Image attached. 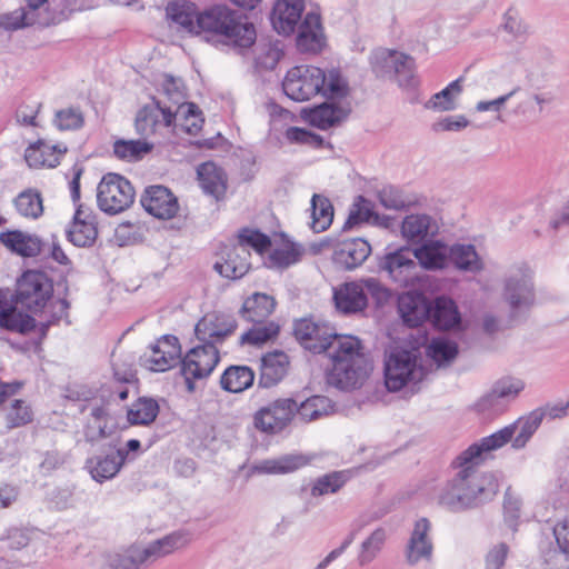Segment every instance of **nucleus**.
Here are the masks:
<instances>
[{
    "instance_id": "1",
    "label": "nucleus",
    "mask_w": 569,
    "mask_h": 569,
    "mask_svg": "<svg viewBox=\"0 0 569 569\" xmlns=\"http://www.w3.org/2000/svg\"><path fill=\"white\" fill-rule=\"evenodd\" d=\"M456 473L439 485L435 501L450 512H463L491 501L499 490V482L492 472L478 469L472 461L460 460V455L451 463Z\"/></svg>"
},
{
    "instance_id": "2",
    "label": "nucleus",
    "mask_w": 569,
    "mask_h": 569,
    "mask_svg": "<svg viewBox=\"0 0 569 569\" xmlns=\"http://www.w3.org/2000/svg\"><path fill=\"white\" fill-rule=\"evenodd\" d=\"M13 297L16 305L43 319L39 322L42 337L47 335L50 326L61 320L70 325L69 302L64 298H53V282L42 271L28 270L23 272L17 281Z\"/></svg>"
},
{
    "instance_id": "3",
    "label": "nucleus",
    "mask_w": 569,
    "mask_h": 569,
    "mask_svg": "<svg viewBox=\"0 0 569 569\" xmlns=\"http://www.w3.org/2000/svg\"><path fill=\"white\" fill-rule=\"evenodd\" d=\"M284 94L293 101L303 102L315 97L341 100L349 96L350 86L341 69H321L301 64L289 69L282 80Z\"/></svg>"
},
{
    "instance_id": "4",
    "label": "nucleus",
    "mask_w": 569,
    "mask_h": 569,
    "mask_svg": "<svg viewBox=\"0 0 569 569\" xmlns=\"http://www.w3.org/2000/svg\"><path fill=\"white\" fill-rule=\"evenodd\" d=\"M331 350L332 368L327 376L328 383L340 390L360 388L371 371L360 340L353 336L335 337Z\"/></svg>"
},
{
    "instance_id": "5",
    "label": "nucleus",
    "mask_w": 569,
    "mask_h": 569,
    "mask_svg": "<svg viewBox=\"0 0 569 569\" xmlns=\"http://www.w3.org/2000/svg\"><path fill=\"white\" fill-rule=\"evenodd\" d=\"M199 27V36L218 38L222 44L239 49L251 47L257 38L252 23L242 21L237 12L221 4L201 11Z\"/></svg>"
},
{
    "instance_id": "6",
    "label": "nucleus",
    "mask_w": 569,
    "mask_h": 569,
    "mask_svg": "<svg viewBox=\"0 0 569 569\" xmlns=\"http://www.w3.org/2000/svg\"><path fill=\"white\" fill-rule=\"evenodd\" d=\"M427 376L428 370L415 351L393 349L385 357V385L391 392L402 389L415 392Z\"/></svg>"
},
{
    "instance_id": "7",
    "label": "nucleus",
    "mask_w": 569,
    "mask_h": 569,
    "mask_svg": "<svg viewBox=\"0 0 569 569\" xmlns=\"http://www.w3.org/2000/svg\"><path fill=\"white\" fill-rule=\"evenodd\" d=\"M501 296L515 319L526 315L536 305L533 271L525 262L510 266L502 280Z\"/></svg>"
},
{
    "instance_id": "8",
    "label": "nucleus",
    "mask_w": 569,
    "mask_h": 569,
    "mask_svg": "<svg viewBox=\"0 0 569 569\" xmlns=\"http://www.w3.org/2000/svg\"><path fill=\"white\" fill-rule=\"evenodd\" d=\"M369 296L377 306H382L391 292L378 279L367 278L340 284L333 291V301L340 312L357 313L367 308Z\"/></svg>"
},
{
    "instance_id": "9",
    "label": "nucleus",
    "mask_w": 569,
    "mask_h": 569,
    "mask_svg": "<svg viewBox=\"0 0 569 569\" xmlns=\"http://www.w3.org/2000/svg\"><path fill=\"white\" fill-rule=\"evenodd\" d=\"M134 194L129 180L118 173H107L98 184L97 202L103 212L118 214L133 203Z\"/></svg>"
},
{
    "instance_id": "10",
    "label": "nucleus",
    "mask_w": 569,
    "mask_h": 569,
    "mask_svg": "<svg viewBox=\"0 0 569 569\" xmlns=\"http://www.w3.org/2000/svg\"><path fill=\"white\" fill-rule=\"evenodd\" d=\"M219 361V350L213 345L203 342V345L190 349L181 359V373L187 389L193 391V381L208 378Z\"/></svg>"
},
{
    "instance_id": "11",
    "label": "nucleus",
    "mask_w": 569,
    "mask_h": 569,
    "mask_svg": "<svg viewBox=\"0 0 569 569\" xmlns=\"http://www.w3.org/2000/svg\"><path fill=\"white\" fill-rule=\"evenodd\" d=\"M380 268L400 287L413 286L420 280V267L415 251L408 247L386 253Z\"/></svg>"
},
{
    "instance_id": "12",
    "label": "nucleus",
    "mask_w": 569,
    "mask_h": 569,
    "mask_svg": "<svg viewBox=\"0 0 569 569\" xmlns=\"http://www.w3.org/2000/svg\"><path fill=\"white\" fill-rule=\"evenodd\" d=\"M160 92L170 102L174 117H186L184 128L188 133H197L201 129L202 119L199 109L193 103L186 102V93L182 80L170 74H164L160 82Z\"/></svg>"
},
{
    "instance_id": "13",
    "label": "nucleus",
    "mask_w": 569,
    "mask_h": 569,
    "mask_svg": "<svg viewBox=\"0 0 569 569\" xmlns=\"http://www.w3.org/2000/svg\"><path fill=\"white\" fill-rule=\"evenodd\" d=\"M141 366L153 372H164L181 362V347L176 336L166 335L151 345L140 358Z\"/></svg>"
},
{
    "instance_id": "14",
    "label": "nucleus",
    "mask_w": 569,
    "mask_h": 569,
    "mask_svg": "<svg viewBox=\"0 0 569 569\" xmlns=\"http://www.w3.org/2000/svg\"><path fill=\"white\" fill-rule=\"evenodd\" d=\"M296 409L297 401L293 399H277L254 413V427L262 432L278 433L290 423L296 415Z\"/></svg>"
},
{
    "instance_id": "15",
    "label": "nucleus",
    "mask_w": 569,
    "mask_h": 569,
    "mask_svg": "<svg viewBox=\"0 0 569 569\" xmlns=\"http://www.w3.org/2000/svg\"><path fill=\"white\" fill-rule=\"evenodd\" d=\"M200 16L201 11L191 1L173 0L166 7L169 27L183 36H199Z\"/></svg>"
},
{
    "instance_id": "16",
    "label": "nucleus",
    "mask_w": 569,
    "mask_h": 569,
    "mask_svg": "<svg viewBox=\"0 0 569 569\" xmlns=\"http://www.w3.org/2000/svg\"><path fill=\"white\" fill-rule=\"evenodd\" d=\"M236 327L237 322L231 315L209 312L198 321L194 332L199 341L217 347L234 331Z\"/></svg>"
},
{
    "instance_id": "17",
    "label": "nucleus",
    "mask_w": 569,
    "mask_h": 569,
    "mask_svg": "<svg viewBox=\"0 0 569 569\" xmlns=\"http://www.w3.org/2000/svg\"><path fill=\"white\" fill-rule=\"evenodd\" d=\"M371 254L370 243L362 238L343 239L335 246L332 261L339 269L353 270Z\"/></svg>"
},
{
    "instance_id": "18",
    "label": "nucleus",
    "mask_w": 569,
    "mask_h": 569,
    "mask_svg": "<svg viewBox=\"0 0 569 569\" xmlns=\"http://www.w3.org/2000/svg\"><path fill=\"white\" fill-rule=\"evenodd\" d=\"M293 333L301 346L313 353L332 349L333 338L339 337L338 335L328 333L327 328L320 327L311 319L296 321Z\"/></svg>"
},
{
    "instance_id": "19",
    "label": "nucleus",
    "mask_w": 569,
    "mask_h": 569,
    "mask_svg": "<svg viewBox=\"0 0 569 569\" xmlns=\"http://www.w3.org/2000/svg\"><path fill=\"white\" fill-rule=\"evenodd\" d=\"M431 523L427 518L416 521L406 548V560L415 566L419 562H429L432 558L433 545L429 536Z\"/></svg>"
},
{
    "instance_id": "20",
    "label": "nucleus",
    "mask_w": 569,
    "mask_h": 569,
    "mask_svg": "<svg viewBox=\"0 0 569 569\" xmlns=\"http://www.w3.org/2000/svg\"><path fill=\"white\" fill-rule=\"evenodd\" d=\"M141 203L147 212L158 219H171L179 211L178 199L168 188L162 186L147 188Z\"/></svg>"
},
{
    "instance_id": "21",
    "label": "nucleus",
    "mask_w": 569,
    "mask_h": 569,
    "mask_svg": "<svg viewBox=\"0 0 569 569\" xmlns=\"http://www.w3.org/2000/svg\"><path fill=\"white\" fill-rule=\"evenodd\" d=\"M98 234L93 211L82 204H77L73 220L67 230V237L77 247L91 246Z\"/></svg>"
},
{
    "instance_id": "22",
    "label": "nucleus",
    "mask_w": 569,
    "mask_h": 569,
    "mask_svg": "<svg viewBox=\"0 0 569 569\" xmlns=\"http://www.w3.org/2000/svg\"><path fill=\"white\" fill-rule=\"evenodd\" d=\"M127 461V451L124 449H110L103 455H97L87 460V468L90 476L97 482L114 478Z\"/></svg>"
},
{
    "instance_id": "23",
    "label": "nucleus",
    "mask_w": 569,
    "mask_h": 569,
    "mask_svg": "<svg viewBox=\"0 0 569 569\" xmlns=\"http://www.w3.org/2000/svg\"><path fill=\"white\" fill-rule=\"evenodd\" d=\"M305 9L306 0H277L271 16L274 30L280 34H292Z\"/></svg>"
},
{
    "instance_id": "24",
    "label": "nucleus",
    "mask_w": 569,
    "mask_h": 569,
    "mask_svg": "<svg viewBox=\"0 0 569 569\" xmlns=\"http://www.w3.org/2000/svg\"><path fill=\"white\" fill-rule=\"evenodd\" d=\"M512 428L505 426L490 436L483 437L478 442L469 446L460 453V460H470L475 465L479 466L489 452L498 450L509 442L512 443Z\"/></svg>"
},
{
    "instance_id": "25",
    "label": "nucleus",
    "mask_w": 569,
    "mask_h": 569,
    "mask_svg": "<svg viewBox=\"0 0 569 569\" xmlns=\"http://www.w3.org/2000/svg\"><path fill=\"white\" fill-rule=\"evenodd\" d=\"M190 542L191 535L189 531L176 530L162 538L149 542L146 546H141V549L143 552L142 555L149 565L187 547Z\"/></svg>"
},
{
    "instance_id": "26",
    "label": "nucleus",
    "mask_w": 569,
    "mask_h": 569,
    "mask_svg": "<svg viewBox=\"0 0 569 569\" xmlns=\"http://www.w3.org/2000/svg\"><path fill=\"white\" fill-rule=\"evenodd\" d=\"M326 46V37L320 14L313 11L308 12L297 36V47L301 52L318 53Z\"/></svg>"
},
{
    "instance_id": "27",
    "label": "nucleus",
    "mask_w": 569,
    "mask_h": 569,
    "mask_svg": "<svg viewBox=\"0 0 569 569\" xmlns=\"http://www.w3.org/2000/svg\"><path fill=\"white\" fill-rule=\"evenodd\" d=\"M450 246L439 239H428L413 249L420 269L442 270L449 264Z\"/></svg>"
},
{
    "instance_id": "28",
    "label": "nucleus",
    "mask_w": 569,
    "mask_h": 569,
    "mask_svg": "<svg viewBox=\"0 0 569 569\" xmlns=\"http://www.w3.org/2000/svg\"><path fill=\"white\" fill-rule=\"evenodd\" d=\"M250 251L243 244H232L224 249L221 261H216L214 269L224 278L239 279L250 268Z\"/></svg>"
},
{
    "instance_id": "29",
    "label": "nucleus",
    "mask_w": 569,
    "mask_h": 569,
    "mask_svg": "<svg viewBox=\"0 0 569 569\" xmlns=\"http://www.w3.org/2000/svg\"><path fill=\"white\" fill-rule=\"evenodd\" d=\"M311 461V457L290 453L278 458L264 459L250 467V475H284L293 472Z\"/></svg>"
},
{
    "instance_id": "30",
    "label": "nucleus",
    "mask_w": 569,
    "mask_h": 569,
    "mask_svg": "<svg viewBox=\"0 0 569 569\" xmlns=\"http://www.w3.org/2000/svg\"><path fill=\"white\" fill-rule=\"evenodd\" d=\"M398 309L403 322L417 327L429 319L431 303L421 293L406 292L399 297Z\"/></svg>"
},
{
    "instance_id": "31",
    "label": "nucleus",
    "mask_w": 569,
    "mask_h": 569,
    "mask_svg": "<svg viewBox=\"0 0 569 569\" xmlns=\"http://www.w3.org/2000/svg\"><path fill=\"white\" fill-rule=\"evenodd\" d=\"M439 231L435 219L428 214H409L401 224L402 237L412 244H421Z\"/></svg>"
},
{
    "instance_id": "32",
    "label": "nucleus",
    "mask_w": 569,
    "mask_h": 569,
    "mask_svg": "<svg viewBox=\"0 0 569 569\" xmlns=\"http://www.w3.org/2000/svg\"><path fill=\"white\" fill-rule=\"evenodd\" d=\"M66 152L67 147L63 144H51L39 140L26 149L24 159L30 168H54Z\"/></svg>"
},
{
    "instance_id": "33",
    "label": "nucleus",
    "mask_w": 569,
    "mask_h": 569,
    "mask_svg": "<svg viewBox=\"0 0 569 569\" xmlns=\"http://www.w3.org/2000/svg\"><path fill=\"white\" fill-rule=\"evenodd\" d=\"M173 121L174 112L172 108L166 107V100H160L156 107H144L138 112L136 128L141 134H149L156 131L160 123L170 127Z\"/></svg>"
},
{
    "instance_id": "34",
    "label": "nucleus",
    "mask_w": 569,
    "mask_h": 569,
    "mask_svg": "<svg viewBox=\"0 0 569 569\" xmlns=\"http://www.w3.org/2000/svg\"><path fill=\"white\" fill-rule=\"evenodd\" d=\"M289 358L283 351H272L261 358L259 385L270 388L280 382L288 372Z\"/></svg>"
},
{
    "instance_id": "35",
    "label": "nucleus",
    "mask_w": 569,
    "mask_h": 569,
    "mask_svg": "<svg viewBox=\"0 0 569 569\" xmlns=\"http://www.w3.org/2000/svg\"><path fill=\"white\" fill-rule=\"evenodd\" d=\"M449 263L458 271L479 273L485 269L482 258L470 243H455L450 246Z\"/></svg>"
},
{
    "instance_id": "36",
    "label": "nucleus",
    "mask_w": 569,
    "mask_h": 569,
    "mask_svg": "<svg viewBox=\"0 0 569 569\" xmlns=\"http://www.w3.org/2000/svg\"><path fill=\"white\" fill-rule=\"evenodd\" d=\"M429 319L441 330L453 329L461 322L460 312L456 302L446 296H440L435 299Z\"/></svg>"
},
{
    "instance_id": "37",
    "label": "nucleus",
    "mask_w": 569,
    "mask_h": 569,
    "mask_svg": "<svg viewBox=\"0 0 569 569\" xmlns=\"http://www.w3.org/2000/svg\"><path fill=\"white\" fill-rule=\"evenodd\" d=\"M545 418V410L536 409L530 413L518 418L512 423L508 425L512 428V448L516 450L522 449L529 442L531 437L540 427Z\"/></svg>"
},
{
    "instance_id": "38",
    "label": "nucleus",
    "mask_w": 569,
    "mask_h": 569,
    "mask_svg": "<svg viewBox=\"0 0 569 569\" xmlns=\"http://www.w3.org/2000/svg\"><path fill=\"white\" fill-rule=\"evenodd\" d=\"M0 327L17 333H28L36 329L33 317L19 310L16 302L8 301L6 308L0 311Z\"/></svg>"
},
{
    "instance_id": "39",
    "label": "nucleus",
    "mask_w": 569,
    "mask_h": 569,
    "mask_svg": "<svg viewBox=\"0 0 569 569\" xmlns=\"http://www.w3.org/2000/svg\"><path fill=\"white\" fill-rule=\"evenodd\" d=\"M198 180L201 189L216 199L226 192V177L223 171L213 162H204L198 167Z\"/></svg>"
},
{
    "instance_id": "40",
    "label": "nucleus",
    "mask_w": 569,
    "mask_h": 569,
    "mask_svg": "<svg viewBox=\"0 0 569 569\" xmlns=\"http://www.w3.org/2000/svg\"><path fill=\"white\" fill-rule=\"evenodd\" d=\"M303 253L300 244L283 241L279 246L271 248L264 264L270 269H286L291 264L297 263Z\"/></svg>"
},
{
    "instance_id": "41",
    "label": "nucleus",
    "mask_w": 569,
    "mask_h": 569,
    "mask_svg": "<svg viewBox=\"0 0 569 569\" xmlns=\"http://www.w3.org/2000/svg\"><path fill=\"white\" fill-rule=\"evenodd\" d=\"M0 240L7 248L23 257H34L41 250V241L38 237L18 230L2 232Z\"/></svg>"
},
{
    "instance_id": "42",
    "label": "nucleus",
    "mask_w": 569,
    "mask_h": 569,
    "mask_svg": "<svg viewBox=\"0 0 569 569\" xmlns=\"http://www.w3.org/2000/svg\"><path fill=\"white\" fill-rule=\"evenodd\" d=\"M346 116L345 109L325 102L307 111L305 119L311 126L326 130L340 122Z\"/></svg>"
},
{
    "instance_id": "43",
    "label": "nucleus",
    "mask_w": 569,
    "mask_h": 569,
    "mask_svg": "<svg viewBox=\"0 0 569 569\" xmlns=\"http://www.w3.org/2000/svg\"><path fill=\"white\" fill-rule=\"evenodd\" d=\"M276 301L271 296L253 293L243 302L242 315L246 320L259 323L272 313Z\"/></svg>"
},
{
    "instance_id": "44",
    "label": "nucleus",
    "mask_w": 569,
    "mask_h": 569,
    "mask_svg": "<svg viewBox=\"0 0 569 569\" xmlns=\"http://www.w3.org/2000/svg\"><path fill=\"white\" fill-rule=\"evenodd\" d=\"M387 537V530L378 527L361 541L357 556L360 567L368 566L378 558L386 545Z\"/></svg>"
},
{
    "instance_id": "45",
    "label": "nucleus",
    "mask_w": 569,
    "mask_h": 569,
    "mask_svg": "<svg viewBox=\"0 0 569 569\" xmlns=\"http://www.w3.org/2000/svg\"><path fill=\"white\" fill-rule=\"evenodd\" d=\"M253 371L247 366H231L224 370L220 379L221 388L226 391L238 393L252 386Z\"/></svg>"
},
{
    "instance_id": "46",
    "label": "nucleus",
    "mask_w": 569,
    "mask_h": 569,
    "mask_svg": "<svg viewBox=\"0 0 569 569\" xmlns=\"http://www.w3.org/2000/svg\"><path fill=\"white\" fill-rule=\"evenodd\" d=\"M333 214L331 201L322 194L315 193L311 198V229L315 232L326 231L333 221Z\"/></svg>"
},
{
    "instance_id": "47",
    "label": "nucleus",
    "mask_w": 569,
    "mask_h": 569,
    "mask_svg": "<svg viewBox=\"0 0 569 569\" xmlns=\"http://www.w3.org/2000/svg\"><path fill=\"white\" fill-rule=\"evenodd\" d=\"M459 349L456 341L438 337L427 346V356L438 366H449L458 356Z\"/></svg>"
},
{
    "instance_id": "48",
    "label": "nucleus",
    "mask_w": 569,
    "mask_h": 569,
    "mask_svg": "<svg viewBox=\"0 0 569 569\" xmlns=\"http://www.w3.org/2000/svg\"><path fill=\"white\" fill-rule=\"evenodd\" d=\"M17 212L27 219H38L43 213V200L36 189L21 191L13 200Z\"/></svg>"
},
{
    "instance_id": "49",
    "label": "nucleus",
    "mask_w": 569,
    "mask_h": 569,
    "mask_svg": "<svg viewBox=\"0 0 569 569\" xmlns=\"http://www.w3.org/2000/svg\"><path fill=\"white\" fill-rule=\"evenodd\" d=\"M462 79L451 81L445 89L435 93L425 104L427 109L435 111H451L457 107V99L462 92Z\"/></svg>"
},
{
    "instance_id": "50",
    "label": "nucleus",
    "mask_w": 569,
    "mask_h": 569,
    "mask_svg": "<svg viewBox=\"0 0 569 569\" xmlns=\"http://www.w3.org/2000/svg\"><path fill=\"white\" fill-rule=\"evenodd\" d=\"M153 146L146 140L118 139L113 142V154L117 159L136 162L152 150Z\"/></svg>"
},
{
    "instance_id": "51",
    "label": "nucleus",
    "mask_w": 569,
    "mask_h": 569,
    "mask_svg": "<svg viewBox=\"0 0 569 569\" xmlns=\"http://www.w3.org/2000/svg\"><path fill=\"white\" fill-rule=\"evenodd\" d=\"M333 410L332 401L325 396H312L300 405L297 403L296 415L303 421H312L328 416Z\"/></svg>"
},
{
    "instance_id": "52",
    "label": "nucleus",
    "mask_w": 569,
    "mask_h": 569,
    "mask_svg": "<svg viewBox=\"0 0 569 569\" xmlns=\"http://www.w3.org/2000/svg\"><path fill=\"white\" fill-rule=\"evenodd\" d=\"M34 417L31 405L23 399H14L4 408V420L8 429H16L32 422Z\"/></svg>"
},
{
    "instance_id": "53",
    "label": "nucleus",
    "mask_w": 569,
    "mask_h": 569,
    "mask_svg": "<svg viewBox=\"0 0 569 569\" xmlns=\"http://www.w3.org/2000/svg\"><path fill=\"white\" fill-rule=\"evenodd\" d=\"M159 413L158 402L150 398H139L133 402L127 413L131 425L147 426L154 421Z\"/></svg>"
},
{
    "instance_id": "54",
    "label": "nucleus",
    "mask_w": 569,
    "mask_h": 569,
    "mask_svg": "<svg viewBox=\"0 0 569 569\" xmlns=\"http://www.w3.org/2000/svg\"><path fill=\"white\" fill-rule=\"evenodd\" d=\"M372 521L369 516H360L358 517L350 526V531L347 537L343 539L341 545L331 550L318 565L315 569H326L332 561L339 558L355 541L357 536Z\"/></svg>"
},
{
    "instance_id": "55",
    "label": "nucleus",
    "mask_w": 569,
    "mask_h": 569,
    "mask_svg": "<svg viewBox=\"0 0 569 569\" xmlns=\"http://www.w3.org/2000/svg\"><path fill=\"white\" fill-rule=\"evenodd\" d=\"M378 216L373 211L372 203L362 196H359L350 208L343 229L350 230L363 222H376Z\"/></svg>"
},
{
    "instance_id": "56",
    "label": "nucleus",
    "mask_w": 569,
    "mask_h": 569,
    "mask_svg": "<svg viewBox=\"0 0 569 569\" xmlns=\"http://www.w3.org/2000/svg\"><path fill=\"white\" fill-rule=\"evenodd\" d=\"M471 409L485 419H493L507 411L491 388L472 403Z\"/></svg>"
},
{
    "instance_id": "57",
    "label": "nucleus",
    "mask_w": 569,
    "mask_h": 569,
    "mask_svg": "<svg viewBox=\"0 0 569 569\" xmlns=\"http://www.w3.org/2000/svg\"><path fill=\"white\" fill-rule=\"evenodd\" d=\"M491 389L508 409L510 402L525 389V382L519 378L505 377L497 380Z\"/></svg>"
},
{
    "instance_id": "58",
    "label": "nucleus",
    "mask_w": 569,
    "mask_h": 569,
    "mask_svg": "<svg viewBox=\"0 0 569 569\" xmlns=\"http://www.w3.org/2000/svg\"><path fill=\"white\" fill-rule=\"evenodd\" d=\"M279 332V326L274 322H259L256 323L250 330L244 332L240 342L242 345L248 343L252 346H260L274 338Z\"/></svg>"
},
{
    "instance_id": "59",
    "label": "nucleus",
    "mask_w": 569,
    "mask_h": 569,
    "mask_svg": "<svg viewBox=\"0 0 569 569\" xmlns=\"http://www.w3.org/2000/svg\"><path fill=\"white\" fill-rule=\"evenodd\" d=\"M392 66V76L397 77L401 87H411L415 84L416 62L412 57L398 51Z\"/></svg>"
},
{
    "instance_id": "60",
    "label": "nucleus",
    "mask_w": 569,
    "mask_h": 569,
    "mask_svg": "<svg viewBox=\"0 0 569 569\" xmlns=\"http://www.w3.org/2000/svg\"><path fill=\"white\" fill-rule=\"evenodd\" d=\"M84 124V116L79 108L68 107L57 110L53 126L60 131L78 130Z\"/></svg>"
},
{
    "instance_id": "61",
    "label": "nucleus",
    "mask_w": 569,
    "mask_h": 569,
    "mask_svg": "<svg viewBox=\"0 0 569 569\" xmlns=\"http://www.w3.org/2000/svg\"><path fill=\"white\" fill-rule=\"evenodd\" d=\"M397 50L378 48L370 54V66L377 77L392 76Z\"/></svg>"
},
{
    "instance_id": "62",
    "label": "nucleus",
    "mask_w": 569,
    "mask_h": 569,
    "mask_svg": "<svg viewBox=\"0 0 569 569\" xmlns=\"http://www.w3.org/2000/svg\"><path fill=\"white\" fill-rule=\"evenodd\" d=\"M142 553L141 546L133 545L123 553L116 555L110 565L113 569H140L148 565Z\"/></svg>"
},
{
    "instance_id": "63",
    "label": "nucleus",
    "mask_w": 569,
    "mask_h": 569,
    "mask_svg": "<svg viewBox=\"0 0 569 569\" xmlns=\"http://www.w3.org/2000/svg\"><path fill=\"white\" fill-rule=\"evenodd\" d=\"M348 477L343 471L331 472L316 480L311 488L313 497L337 492L347 481Z\"/></svg>"
},
{
    "instance_id": "64",
    "label": "nucleus",
    "mask_w": 569,
    "mask_h": 569,
    "mask_svg": "<svg viewBox=\"0 0 569 569\" xmlns=\"http://www.w3.org/2000/svg\"><path fill=\"white\" fill-rule=\"evenodd\" d=\"M34 22V14L24 8L16 9L0 16V28L17 30Z\"/></svg>"
}]
</instances>
